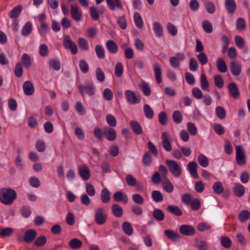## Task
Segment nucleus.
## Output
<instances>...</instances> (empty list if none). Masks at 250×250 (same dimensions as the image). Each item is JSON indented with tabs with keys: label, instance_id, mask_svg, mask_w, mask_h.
Instances as JSON below:
<instances>
[{
	"label": "nucleus",
	"instance_id": "f257e3e1",
	"mask_svg": "<svg viewBox=\"0 0 250 250\" xmlns=\"http://www.w3.org/2000/svg\"><path fill=\"white\" fill-rule=\"evenodd\" d=\"M16 197L17 193L12 188H2L0 189V201L3 204H12Z\"/></svg>",
	"mask_w": 250,
	"mask_h": 250
},
{
	"label": "nucleus",
	"instance_id": "f03ea898",
	"mask_svg": "<svg viewBox=\"0 0 250 250\" xmlns=\"http://www.w3.org/2000/svg\"><path fill=\"white\" fill-rule=\"evenodd\" d=\"M166 164L172 175L176 178L180 176L182 173V168L177 162L174 160H167Z\"/></svg>",
	"mask_w": 250,
	"mask_h": 250
},
{
	"label": "nucleus",
	"instance_id": "7ed1b4c3",
	"mask_svg": "<svg viewBox=\"0 0 250 250\" xmlns=\"http://www.w3.org/2000/svg\"><path fill=\"white\" fill-rule=\"evenodd\" d=\"M94 219L95 222L100 225L104 224L107 220V214L104 209L99 207L95 211Z\"/></svg>",
	"mask_w": 250,
	"mask_h": 250
},
{
	"label": "nucleus",
	"instance_id": "20e7f679",
	"mask_svg": "<svg viewBox=\"0 0 250 250\" xmlns=\"http://www.w3.org/2000/svg\"><path fill=\"white\" fill-rule=\"evenodd\" d=\"M78 90L81 94L84 96L87 94L92 96L95 94V86L93 83H87L84 85H80L78 86Z\"/></svg>",
	"mask_w": 250,
	"mask_h": 250
},
{
	"label": "nucleus",
	"instance_id": "39448f33",
	"mask_svg": "<svg viewBox=\"0 0 250 250\" xmlns=\"http://www.w3.org/2000/svg\"><path fill=\"white\" fill-rule=\"evenodd\" d=\"M64 47L68 50H70L72 54H76L78 52L77 47L69 35H65L63 40Z\"/></svg>",
	"mask_w": 250,
	"mask_h": 250
},
{
	"label": "nucleus",
	"instance_id": "423d86ee",
	"mask_svg": "<svg viewBox=\"0 0 250 250\" xmlns=\"http://www.w3.org/2000/svg\"><path fill=\"white\" fill-rule=\"evenodd\" d=\"M236 159L239 165L246 163V155L242 146L238 145L236 147Z\"/></svg>",
	"mask_w": 250,
	"mask_h": 250
},
{
	"label": "nucleus",
	"instance_id": "0eeeda50",
	"mask_svg": "<svg viewBox=\"0 0 250 250\" xmlns=\"http://www.w3.org/2000/svg\"><path fill=\"white\" fill-rule=\"evenodd\" d=\"M36 235L37 232L35 229H28L24 232L23 240L25 242L29 243L35 239ZM17 239L20 241H21L22 240V238L21 237H18Z\"/></svg>",
	"mask_w": 250,
	"mask_h": 250
},
{
	"label": "nucleus",
	"instance_id": "6e6552de",
	"mask_svg": "<svg viewBox=\"0 0 250 250\" xmlns=\"http://www.w3.org/2000/svg\"><path fill=\"white\" fill-rule=\"evenodd\" d=\"M127 102L131 104L139 103L140 99L138 98L134 92L131 90H127L125 93Z\"/></svg>",
	"mask_w": 250,
	"mask_h": 250
},
{
	"label": "nucleus",
	"instance_id": "1a4fd4ad",
	"mask_svg": "<svg viewBox=\"0 0 250 250\" xmlns=\"http://www.w3.org/2000/svg\"><path fill=\"white\" fill-rule=\"evenodd\" d=\"M161 137L162 139V146L164 149L168 152L172 150V147L169 141V136L167 132H164L162 133Z\"/></svg>",
	"mask_w": 250,
	"mask_h": 250
},
{
	"label": "nucleus",
	"instance_id": "9d476101",
	"mask_svg": "<svg viewBox=\"0 0 250 250\" xmlns=\"http://www.w3.org/2000/svg\"><path fill=\"white\" fill-rule=\"evenodd\" d=\"M180 232L186 236H192L195 234L194 228L190 225H182L179 227Z\"/></svg>",
	"mask_w": 250,
	"mask_h": 250
},
{
	"label": "nucleus",
	"instance_id": "9b49d317",
	"mask_svg": "<svg viewBox=\"0 0 250 250\" xmlns=\"http://www.w3.org/2000/svg\"><path fill=\"white\" fill-rule=\"evenodd\" d=\"M230 71L232 74L234 76H239L242 70V66L241 64L236 61H232L229 64Z\"/></svg>",
	"mask_w": 250,
	"mask_h": 250
},
{
	"label": "nucleus",
	"instance_id": "f8f14e48",
	"mask_svg": "<svg viewBox=\"0 0 250 250\" xmlns=\"http://www.w3.org/2000/svg\"><path fill=\"white\" fill-rule=\"evenodd\" d=\"M229 95L233 99H237L239 97L240 93L237 85L234 83H230L228 85Z\"/></svg>",
	"mask_w": 250,
	"mask_h": 250
},
{
	"label": "nucleus",
	"instance_id": "ddd939ff",
	"mask_svg": "<svg viewBox=\"0 0 250 250\" xmlns=\"http://www.w3.org/2000/svg\"><path fill=\"white\" fill-rule=\"evenodd\" d=\"M79 173L83 180H87L90 177V170L88 167L85 165H81L78 169Z\"/></svg>",
	"mask_w": 250,
	"mask_h": 250
},
{
	"label": "nucleus",
	"instance_id": "4468645a",
	"mask_svg": "<svg viewBox=\"0 0 250 250\" xmlns=\"http://www.w3.org/2000/svg\"><path fill=\"white\" fill-rule=\"evenodd\" d=\"M70 13L72 19L76 21L81 20L82 12L79 10V7L76 5L71 4Z\"/></svg>",
	"mask_w": 250,
	"mask_h": 250
},
{
	"label": "nucleus",
	"instance_id": "2eb2a0df",
	"mask_svg": "<svg viewBox=\"0 0 250 250\" xmlns=\"http://www.w3.org/2000/svg\"><path fill=\"white\" fill-rule=\"evenodd\" d=\"M113 198L116 202H122L124 204H126L128 202L127 195L121 191L115 192L113 194Z\"/></svg>",
	"mask_w": 250,
	"mask_h": 250
},
{
	"label": "nucleus",
	"instance_id": "dca6fc26",
	"mask_svg": "<svg viewBox=\"0 0 250 250\" xmlns=\"http://www.w3.org/2000/svg\"><path fill=\"white\" fill-rule=\"evenodd\" d=\"M164 232L167 238L174 242L179 241L181 238L180 235L170 229H166Z\"/></svg>",
	"mask_w": 250,
	"mask_h": 250
},
{
	"label": "nucleus",
	"instance_id": "f3484780",
	"mask_svg": "<svg viewBox=\"0 0 250 250\" xmlns=\"http://www.w3.org/2000/svg\"><path fill=\"white\" fill-rule=\"evenodd\" d=\"M104 136L108 140L113 141L116 138V132L113 128L108 127H105Z\"/></svg>",
	"mask_w": 250,
	"mask_h": 250
},
{
	"label": "nucleus",
	"instance_id": "a211bd4d",
	"mask_svg": "<svg viewBox=\"0 0 250 250\" xmlns=\"http://www.w3.org/2000/svg\"><path fill=\"white\" fill-rule=\"evenodd\" d=\"M23 89L24 94L27 96L33 94L34 92V87L32 83L29 81H25L23 85Z\"/></svg>",
	"mask_w": 250,
	"mask_h": 250
},
{
	"label": "nucleus",
	"instance_id": "6ab92c4d",
	"mask_svg": "<svg viewBox=\"0 0 250 250\" xmlns=\"http://www.w3.org/2000/svg\"><path fill=\"white\" fill-rule=\"evenodd\" d=\"M153 69L156 82L160 83L162 82V70L160 65L158 62H155L153 64Z\"/></svg>",
	"mask_w": 250,
	"mask_h": 250
},
{
	"label": "nucleus",
	"instance_id": "aec40b11",
	"mask_svg": "<svg viewBox=\"0 0 250 250\" xmlns=\"http://www.w3.org/2000/svg\"><path fill=\"white\" fill-rule=\"evenodd\" d=\"M105 45L108 52L111 54H116L118 51L117 44L112 40L107 41Z\"/></svg>",
	"mask_w": 250,
	"mask_h": 250
},
{
	"label": "nucleus",
	"instance_id": "412c9836",
	"mask_svg": "<svg viewBox=\"0 0 250 250\" xmlns=\"http://www.w3.org/2000/svg\"><path fill=\"white\" fill-rule=\"evenodd\" d=\"M197 164L195 162H191L188 164V168L190 174L195 179H198L197 171Z\"/></svg>",
	"mask_w": 250,
	"mask_h": 250
},
{
	"label": "nucleus",
	"instance_id": "4be33fe9",
	"mask_svg": "<svg viewBox=\"0 0 250 250\" xmlns=\"http://www.w3.org/2000/svg\"><path fill=\"white\" fill-rule=\"evenodd\" d=\"M232 190L234 194L237 197H241L245 193V188L240 183H234Z\"/></svg>",
	"mask_w": 250,
	"mask_h": 250
},
{
	"label": "nucleus",
	"instance_id": "5701e85b",
	"mask_svg": "<svg viewBox=\"0 0 250 250\" xmlns=\"http://www.w3.org/2000/svg\"><path fill=\"white\" fill-rule=\"evenodd\" d=\"M25 69L29 68L32 65V60L28 54L24 53L21 57V62Z\"/></svg>",
	"mask_w": 250,
	"mask_h": 250
},
{
	"label": "nucleus",
	"instance_id": "b1692460",
	"mask_svg": "<svg viewBox=\"0 0 250 250\" xmlns=\"http://www.w3.org/2000/svg\"><path fill=\"white\" fill-rule=\"evenodd\" d=\"M107 6L109 9L114 11L115 9V5L120 9H123V5L121 0H106Z\"/></svg>",
	"mask_w": 250,
	"mask_h": 250
},
{
	"label": "nucleus",
	"instance_id": "393cba45",
	"mask_svg": "<svg viewBox=\"0 0 250 250\" xmlns=\"http://www.w3.org/2000/svg\"><path fill=\"white\" fill-rule=\"evenodd\" d=\"M130 127L137 135H141L143 133V129L141 125L136 121L132 120L130 122Z\"/></svg>",
	"mask_w": 250,
	"mask_h": 250
},
{
	"label": "nucleus",
	"instance_id": "a878e982",
	"mask_svg": "<svg viewBox=\"0 0 250 250\" xmlns=\"http://www.w3.org/2000/svg\"><path fill=\"white\" fill-rule=\"evenodd\" d=\"M225 5L229 13L233 14L235 12L236 9V4L234 0H225Z\"/></svg>",
	"mask_w": 250,
	"mask_h": 250
},
{
	"label": "nucleus",
	"instance_id": "bb28decb",
	"mask_svg": "<svg viewBox=\"0 0 250 250\" xmlns=\"http://www.w3.org/2000/svg\"><path fill=\"white\" fill-rule=\"evenodd\" d=\"M216 67L218 70L221 73H225L227 71V66L225 61L222 58H218L216 62Z\"/></svg>",
	"mask_w": 250,
	"mask_h": 250
},
{
	"label": "nucleus",
	"instance_id": "cd10ccee",
	"mask_svg": "<svg viewBox=\"0 0 250 250\" xmlns=\"http://www.w3.org/2000/svg\"><path fill=\"white\" fill-rule=\"evenodd\" d=\"M100 197L103 203H108L110 202V195L107 188H104L102 190Z\"/></svg>",
	"mask_w": 250,
	"mask_h": 250
},
{
	"label": "nucleus",
	"instance_id": "c85d7f7f",
	"mask_svg": "<svg viewBox=\"0 0 250 250\" xmlns=\"http://www.w3.org/2000/svg\"><path fill=\"white\" fill-rule=\"evenodd\" d=\"M22 10V6L19 4L13 8L9 13V17L11 19L17 18Z\"/></svg>",
	"mask_w": 250,
	"mask_h": 250
},
{
	"label": "nucleus",
	"instance_id": "c756f323",
	"mask_svg": "<svg viewBox=\"0 0 250 250\" xmlns=\"http://www.w3.org/2000/svg\"><path fill=\"white\" fill-rule=\"evenodd\" d=\"M111 211L113 214L116 217H120L123 214L122 207L117 204H114L112 205Z\"/></svg>",
	"mask_w": 250,
	"mask_h": 250
},
{
	"label": "nucleus",
	"instance_id": "7c9ffc66",
	"mask_svg": "<svg viewBox=\"0 0 250 250\" xmlns=\"http://www.w3.org/2000/svg\"><path fill=\"white\" fill-rule=\"evenodd\" d=\"M32 24L30 21H28L22 27L21 33L23 36H28L32 32Z\"/></svg>",
	"mask_w": 250,
	"mask_h": 250
},
{
	"label": "nucleus",
	"instance_id": "2f4dec72",
	"mask_svg": "<svg viewBox=\"0 0 250 250\" xmlns=\"http://www.w3.org/2000/svg\"><path fill=\"white\" fill-rule=\"evenodd\" d=\"M163 187L167 193H171L174 190V187L168 178L163 179Z\"/></svg>",
	"mask_w": 250,
	"mask_h": 250
},
{
	"label": "nucleus",
	"instance_id": "473e14b6",
	"mask_svg": "<svg viewBox=\"0 0 250 250\" xmlns=\"http://www.w3.org/2000/svg\"><path fill=\"white\" fill-rule=\"evenodd\" d=\"M167 210L168 212H170L177 216H180L182 215V210L177 206L171 205H168L167 207Z\"/></svg>",
	"mask_w": 250,
	"mask_h": 250
},
{
	"label": "nucleus",
	"instance_id": "72a5a7b5",
	"mask_svg": "<svg viewBox=\"0 0 250 250\" xmlns=\"http://www.w3.org/2000/svg\"><path fill=\"white\" fill-rule=\"evenodd\" d=\"M153 29L156 36L161 37L163 35V27L161 24L157 21L153 23Z\"/></svg>",
	"mask_w": 250,
	"mask_h": 250
},
{
	"label": "nucleus",
	"instance_id": "f704fd0d",
	"mask_svg": "<svg viewBox=\"0 0 250 250\" xmlns=\"http://www.w3.org/2000/svg\"><path fill=\"white\" fill-rule=\"evenodd\" d=\"M139 87L145 95L148 96L151 94L150 88L147 83L143 82L139 84Z\"/></svg>",
	"mask_w": 250,
	"mask_h": 250
},
{
	"label": "nucleus",
	"instance_id": "c9c22d12",
	"mask_svg": "<svg viewBox=\"0 0 250 250\" xmlns=\"http://www.w3.org/2000/svg\"><path fill=\"white\" fill-rule=\"evenodd\" d=\"M153 217L157 221H162L165 218V214L163 211L159 208H156L152 212Z\"/></svg>",
	"mask_w": 250,
	"mask_h": 250
},
{
	"label": "nucleus",
	"instance_id": "e433bc0d",
	"mask_svg": "<svg viewBox=\"0 0 250 250\" xmlns=\"http://www.w3.org/2000/svg\"><path fill=\"white\" fill-rule=\"evenodd\" d=\"M238 218L242 223L246 222L250 218V212L247 210L240 211L238 215Z\"/></svg>",
	"mask_w": 250,
	"mask_h": 250
},
{
	"label": "nucleus",
	"instance_id": "4c0bfd02",
	"mask_svg": "<svg viewBox=\"0 0 250 250\" xmlns=\"http://www.w3.org/2000/svg\"><path fill=\"white\" fill-rule=\"evenodd\" d=\"M204 5L207 11L209 14H213L215 11V7L214 4L209 0H205L204 1Z\"/></svg>",
	"mask_w": 250,
	"mask_h": 250
},
{
	"label": "nucleus",
	"instance_id": "58836bf2",
	"mask_svg": "<svg viewBox=\"0 0 250 250\" xmlns=\"http://www.w3.org/2000/svg\"><path fill=\"white\" fill-rule=\"evenodd\" d=\"M14 72L15 76L17 78H20L22 76L23 70L22 65L20 62H18L16 63Z\"/></svg>",
	"mask_w": 250,
	"mask_h": 250
},
{
	"label": "nucleus",
	"instance_id": "ea45409f",
	"mask_svg": "<svg viewBox=\"0 0 250 250\" xmlns=\"http://www.w3.org/2000/svg\"><path fill=\"white\" fill-rule=\"evenodd\" d=\"M50 68L54 70L58 71L61 69V63L58 60L52 59L48 62Z\"/></svg>",
	"mask_w": 250,
	"mask_h": 250
},
{
	"label": "nucleus",
	"instance_id": "a19ab883",
	"mask_svg": "<svg viewBox=\"0 0 250 250\" xmlns=\"http://www.w3.org/2000/svg\"><path fill=\"white\" fill-rule=\"evenodd\" d=\"M200 80L202 89L208 91L209 83L205 74H201Z\"/></svg>",
	"mask_w": 250,
	"mask_h": 250
},
{
	"label": "nucleus",
	"instance_id": "79ce46f5",
	"mask_svg": "<svg viewBox=\"0 0 250 250\" xmlns=\"http://www.w3.org/2000/svg\"><path fill=\"white\" fill-rule=\"evenodd\" d=\"M122 229L124 232L127 235H131L133 233V228L130 223L128 222H124L122 224Z\"/></svg>",
	"mask_w": 250,
	"mask_h": 250
},
{
	"label": "nucleus",
	"instance_id": "37998d69",
	"mask_svg": "<svg viewBox=\"0 0 250 250\" xmlns=\"http://www.w3.org/2000/svg\"><path fill=\"white\" fill-rule=\"evenodd\" d=\"M82 245V241L78 238H73L69 242V247L73 249H78Z\"/></svg>",
	"mask_w": 250,
	"mask_h": 250
},
{
	"label": "nucleus",
	"instance_id": "c03bdc74",
	"mask_svg": "<svg viewBox=\"0 0 250 250\" xmlns=\"http://www.w3.org/2000/svg\"><path fill=\"white\" fill-rule=\"evenodd\" d=\"M215 113L217 117L221 120H223L226 118V112L225 109L221 106H217L216 107Z\"/></svg>",
	"mask_w": 250,
	"mask_h": 250
},
{
	"label": "nucleus",
	"instance_id": "a18cd8bd",
	"mask_svg": "<svg viewBox=\"0 0 250 250\" xmlns=\"http://www.w3.org/2000/svg\"><path fill=\"white\" fill-rule=\"evenodd\" d=\"M134 20L136 26L138 28L142 29L143 27L144 23L141 15L139 13L135 12L134 14Z\"/></svg>",
	"mask_w": 250,
	"mask_h": 250
},
{
	"label": "nucleus",
	"instance_id": "49530a36",
	"mask_svg": "<svg viewBox=\"0 0 250 250\" xmlns=\"http://www.w3.org/2000/svg\"><path fill=\"white\" fill-rule=\"evenodd\" d=\"M152 198L155 202L158 203L163 200V196L159 190H153L151 193Z\"/></svg>",
	"mask_w": 250,
	"mask_h": 250
},
{
	"label": "nucleus",
	"instance_id": "de8ad7c7",
	"mask_svg": "<svg viewBox=\"0 0 250 250\" xmlns=\"http://www.w3.org/2000/svg\"><path fill=\"white\" fill-rule=\"evenodd\" d=\"M143 165L146 167L149 166L152 163V157L149 152H146L142 159Z\"/></svg>",
	"mask_w": 250,
	"mask_h": 250
},
{
	"label": "nucleus",
	"instance_id": "09e8293b",
	"mask_svg": "<svg viewBox=\"0 0 250 250\" xmlns=\"http://www.w3.org/2000/svg\"><path fill=\"white\" fill-rule=\"evenodd\" d=\"M78 44L81 50L85 51L88 49V43L84 38L80 37L78 40Z\"/></svg>",
	"mask_w": 250,
	"mask_h": 250
},
{
	"label": "nucleus",
	"instance_id": "8fccbe9b",
	"mask_svg": "<svg viewBox=\"0 0 250 250\" xmlns=\"http://www.w3.org/2000/svg\"><path fill=\"white\" fill-rule=\"evenodd\" d=\"M195 246L200 250H207L208 249V243L203 240L196 239L195 241Z\"/></svg>",
	"mask_w": 250,
	"mask_h": 250
},
{
	"label": "nucleus",
	"instance_id": "3c124183",
	"mask_svg": "<svg viewBox=\"0 0 250 250\" xmlns=\"http://www.w3.org/2000/svg\"><path fill=\"white\" fill-rule=\"evenodd\" d=\"M144 111L145 116L148 119H151L153 117L154 112L151 107L147 104L144 105Z\"/></svg>",
	"mask_w": 250,
	"mask_h": 250
},
{
	"label": "nucleus",
	"instance_id": "603ef678",
	"mask_svg": "<svg viewBox=\"0 0 250 250\" xmlns=\"http://www.w3.org/2000/svg\"><path fill=\"white\" fill-rule=\"evenodd\" d=\"M198 162L199 165L203 167H206L209 164L208 158L202 154L199 155L198 157Z\"/></svg>",
	"mask_w": 250,
	"mask_h": 250
},
{
	"label": "nucleus",
	"instance_id": "864d4df0",
	"mask_svg": "<svg viewBox=\"0 0 250 250\" xmlns=\"http://www.w3.org/2000/svg\"><path fill=\"white\" fill-rule=\"evenodd\" d=\"M214 192L216 194H220L223 192V186L220 182H215L212 186Z\"/></svg>",
	"mask_w": 250,
	"mask_h": 250
},
{
	"label": "nucleus",
	"instance_id": "5fc2aeb1",
	"mask_svg": "<svg viewBox=\"0 0 250 250\" xmlns=\"http://www.w3.org/2000/svg\"><path fill=\"white\" fill-rule=\"evenodd\" d=\"M172 119L175 124H180L183 120L182 113L179 110L174 111L172 114Z\"/></svg>",
	"mask_w": 250,
	"mask_h": 250
},
{
	"label": "nucleus",
	"instance_id": "6e6d98bb",
	"mask_svg": "<svg viewBox=\"0 0 250 250\" xmlns=\"http://www.w3.org/2000/svg\"><path fill=\"white\" fill-rule=\"evenodd\" d=\"M14 230L11 228H2L0 227V237H4L10 236L13 232Z\"/></svg>",
	"mask_w": 250,
	"mask_h": 250
},
{
	"label": "nucleus",
	"instance_id": "4d7b16f0",
	"mask_svg": "<svg viewBox=\"0 0 250 250\" xmlns=\"http://www.w3.org/2000/svg\"><path fill=\"white\" fill-rule=\"evenodd\" d=\"M236 28L239 31H243L246 28V23L242 18H239L237 19L236 22Z\"/></svg>",
	"mask_w": 250,
	"mask_h": 250
},
{
	"label": "nucleus",
	"instance_id": "13d9d810",
	"mask_svg": "<svg viewBox=\"0 0 250 250\" xmlns=\"http://www.w3.org/2000/svg\"><path fill=\"white\" fill-rule=\"evenodd\" d=\"M95 52L99 59H103L105 57L104 48L101 45H97L95 46Z\"/></svg>",
	"mask_w": 250,
	"mask_h": 250
},
{
	"label": "nucleus",
	"instance_id": "bf43d9fd",
	"mask_svg": "<svg viewBox=\"0 0 250 250\" xmlns=\"http://www.w3.org/2000/svg\"><path fill=\"white\" fill-rule=\"evenodd\" d=\"M106 121L107 124L111 127H114L116 125L117 121L116 118L111 114L106 115Z\"/></svg>",
	"mask_w": 250,
	"mask_h": 250
},
{
	"label": "nucleus",
	"instance_id": "052dcab7",
	"mask_svg": "<svg viewBox=\"0 0 250 250\" xmlns=\"http://www.w3.org/2000/svg\"><path fill=\"white\" fill-rule=\"evenodd\" d=\"M214 83L215 86L218 88H221L224 86V80L219 75H216L214 77Z\"/></svg>",
	"mask_w": 250,
	"mask_h": 250
},
{
	"label": "nucleus",
	"instance_id": "680f3d73",
	"mask_svg": "<svg viewBox=\"0 0 250 250\" xmlns=\"http://www.w3.org/2000/svg\"><path fill=\"white\" fill-rule=\"evenodd\" d=\"M123 65L121 62H118L115 67V74L117 77H120L123 73Z\"/></svg>",
	"mask_w": 250,
	"mask_h": 250
},
{
	"label": "nucleus",
	"instance_id": "e2e57ef3",
	"mask_svg": "<svg viewBox=\"0 0 250 250\" xmlns=\"http://www.w3.org/2000/svg\"><path fill=\"white\" fill-rule=\"evenodd\" d=\"M47 242V238L44 235L38 237L34 242V245L37 247H42Z\"/></svg>",
	"mask_w": 250,
	"mask_h": 250
},
{
	"label": "nucleus",
	"instance_id": "0e129e2a",
	"mask_svg": "<svg viewBox=\"0 0 250 250\" xmlns=\"http://www.w3.org/2000/svg\"><path fill=\"white\" fill-rule=\"evenodd\" d=\"M39 54L43 57L47 56L49 54V49L46 44L43 43L39 47Z\"/></svg>",
	"mask_w": 250,
	"mask_h": 250
},
{
	"label": "nucleus",
	"instance_id": "69168bd1",
	"mask_svg": "<svg viewBox=\"0 0 250 250\" xmlns=\"http://www.w3.org/2000/svg\"><path fill=\"white\" fill-rule=\"evenodd\" d=\"M197 229L200 232L211 230V226L206 223H200L198 224Z\"/></svg>",
	"mask_w": 250,
	"mask_h": 250
},
{
	"label": "nucleus",
	"instance_id": "338daca9",
	"mask_svg": "<svg viewBox=\"0 0 250 250\" xmlns=\"http://www.w3.org/2000/svg\"><path fill=\"white\" fill-rule=\"evenodd\" d=\"M221 244L222 246L225 248H229L232 245L231 240L227 236H223L221 237Z\"/></svg>",
	"mask_w": 250,
	"mask_h": 250
},
{
	"label": "nucleus",
	"instance_id": "774afa93",
	"mask_svg": "<svg viewBox=\"0 0 250 250\" xmlns=\"http://www.w3.org/2000/svg\"><path fill=\"white\" fill-rule=\"evenodd\" d=\"M79 67L81 71L83 73H86L89 71L88 64L87 62L83 60H81L80 61Z\"/></svg>",
	"mask_w": 250,
	"mask_h": 250
}]
</instances>
